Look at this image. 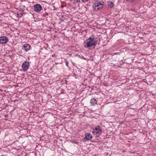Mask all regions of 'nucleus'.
Instances as JSON below:
<instances>
[{"instance_id": "obj_1", "label": "nucleus", "mask_w": 156, "mask_h": 156, "mask_svg": "<svg viewBox=\"0 0 156 156\" xmlns=\"http://www.w3.org/2000/svg\"><path fill=\"white\" fill-rule=\"evenodd\" d=\"M97 37H95L94 35L91 36L85 41L84 43V47L87 48H90L92 46H95L98 41Z\"/></svg>"}, {"instance_id": "obj_2", "label": "nucleus", "mask_w": 156, "mask_h": 156, "mask_svg": "<svg viewBox=\"0 0 156 156\" xmlns=\"http://www.w3.org/2000/svg\"><path fill=\"white\" fill-rule=\"evenodd\" d=\"M102 132V127L100 126H97L92 131L94 134L96 135L97 137H99Z\"/></svg>"}, {"instance_id": "obj_3", "label": "nucleus", "mask_w": 156, "mask_h": 156, "mask_svg": "<svg viewBox=\"0 0 156 156\" xmlns=\"http://www.w3.org/2000/svg\"><path fill=\"white\" fill-rule=\"evenodd\" d=\"M104 4V2H101L99 1L97 2L96 3H94L93 4V8L95 10L98 11L99 10L102 6Z\"/></svg>"}, {"instance_id": "obj_4", "label": "nucleus", "mask_w": 156, "mask_h": 156, "mask_svg": "<svg viewBox=\"0 0 156 156\" xmlns=\"http://www.w3.org/2000/svg\"><path fill=\"white\" fill-rule=\"evenodd\" d=\"M30 66L29 62L27 61L24 62L22 65V67L23 70L24 71L27 70Z\"/></svg>"}, {"instance_id": "obj_5", "label": "nucleus", "mask_w": 156, "mask_h": 156, "mask_svg": "<svg viewBox=\"0 0 156 156\" xmlns=\"http://www.w3.org/2000/svg\"><path fill=\"white\" fill-rule=\"evenodd\" d=\"M34 9L35 12H38L42 9V7L39 4H36L34 5Z\"/></svg>"}, {"instance_id": "obj_6", "label": "nucleus", "mask_w": 156, "mask_h": 156, "mask_svg": "<svg viewBox=\"0 0 156 156\" xmlns=\"http://www.w3.org/2000/svg\"><path fill=\"white\" fill-rule=\"evenodd\" d=\"M8 41V38L6 36H3L0 37V43L2 44H6Z\"/></svg>"}, {"instance_id": "obj_7", "label": "nucleus", "mask_w": 156, "mask_h": 156, "mask_svg": "<svg viewBox=\"0 0 156 156\" xmlns=\"http://www.w3.org/2000/svg\"><path fill=\"white\" fill-rule=\"evenodd\" d=\"M30 47V46L29 44H26L24 45L23 46V49L25 51H27L29 50Z\"/></svg>"}, {"instance_id": "obj_8", "label": "nucleus", "mask_w": 156, "mask_h": 156, "mask_svg": "<svg viewBox=\"0 0 156 156\" xmlns=\"http://www.w3.org/2000/svg\"><path fill=\"white\" fill-rule=\"evenodd\" d=\"M91 105H94L97 104V101L95 98H92L90 101Z\"/></svg>"}, {"instance_id": "obj_9", "label": "nucleus", "mask_w": 156, "mask_h": 156, "mask_svg": "<svg viewBox=\"0 0 156 156\" xmlns=\"http://www.w3.org/2000/svg\"><path fill=\"white\" fill-rule=\"evenodd\" d=\"M85 137L87 140H90L92 139V136L90 134L87 133L85 134Z\"/></svg>"}, {"instance_id": "obj_10", "label": "nucleus", "mask_w": 156, "mask_h": 156, "mask_svg": "<svg viewBox=\"0 0 156 156\" xmlns=\"http://www.w3.org/2000/svg\"><path fill=\"white\" fill-rule=\"evenodd\" d=\"M108 5L110 8L113 7L114 6V4L112 1H109L108 2Z\"/></svg>"}, {"instance_id": "obj_11", "label": "nucleus", "mask_w": 156, "mask_h": 156, "mask_svg": "<svg viewBox=\"0 0 156 156\" xmlns=\"http://www.w3.org/2000/svg\"><path fill=\"white\" fill-rule=\"evenodd\" d=\"M26 8V7L24 5H22L20 6V8L19 11H24Z\"/></svg>"}, {"instance_id": "obj_12", "label": "nucleus", "mask_w": 156, "mask_h": 156, "mask_svg": "<svg viewBox=\"0 0 156 156\" xmlns=\"http://www.w3.org/2000/svg\"><path fill=\"white\" fill-rule=\"evenodd\" d=\"M17 15L18 17L19 18H20L23 16V14L22 13H19V12H18L17 13Z\"/></svg>"}, {"instance_id": "obj_13", "label": "nucleus", "mask_w": 156, "mask_h": 156, "mask_svg": "<svg viewBox=\"0 0 156 156\" xmlns=\"http://www.w3.org/2000/svg\"><path fill=\"white\" fill-rule=\"evenodd\" d=\"M113 66L115 68H117L118 67H119L120 66V65L117 63L116 64H114Z\"/></svg>"}, {"instance_id": "obj_14", "label": "nucleus", "mask_w": 156, "mask_h": 156, "mask_svg": "<svg viewBox=\"0 0 156 156\" xmlns=\"http://www.w3.org/2000/svg\"><path fill=\"white\" fill-rule=\"evenodd\" d=\"M87 0H77V2H78L79 1V2H86Z\"/></svg>"}, {"instance_id": "obj_15", "label": "nucleus", "mask_w": 156, "mask_h": 156, "mask_svg": "<svg viewBox=\"0 0 156 156\" xmlns=\"http://www.w3.org/2000/svg\"><path fill=\"white\" fill-rule=\"evenodd\" d=\"M127 1L129 2H132L135 1L136 0H126Z\"/></svg>"}, {"instance_id": "obj_16", "label": "nucleus", "mask_w": 156, "mask_h": 156, "mask_svg": "<svg viewBox=\"0 0 156 156\" xmlns=\"http://www.w3.org/2000/svg\"><path fill=\"white\" fill-rule=\"evenodd\" d=\"M69 64V62L68 61H66V65L67 66H68V65Z\"/></svg>"}, {"instance_id": "obj_17", "label": "nucleus", "mask_w": 156, "mask_h": 156, "mask_svg": "<svg viewBox=\"0 0 156 156\" xmlns=\"http://www.w3.org/2000/svg\"><path fill=\"white\" fill-rule=\"evenodd\" d=\"M43 16L44 17H45V15L44 14L43 15Z\"/></svg>"}, {"instance_id": "obj_18", "label": "nucleus", "mask_w": 156, "mask_h": 156, "mask_svg": "<svg viewBox=\"0 0 156 156\" xmlns=\"http://www.w3.org/2000/svg\"><path fill=\"white\" fill-rule=\"evenodd\" d=\"M46 14L47 15H48V13H46Z\"/></svg>"}, {"instance_id": "obj_19", "label": "nucleus", "mask_w": 156, "mask_h": 156, "mask_svg": "<svg viewBox=\"0 0 156 156\" xmlns=\"http://www.w3.org/2000/svg\"><path fill=\"white\" fill-rule=\"evenodd\" d=\"M7 116H8V115H5V117H7Z\"/></svg>"}, {"instance_id": "obj_20", "label": "nucleus", "mask_w": 156, "mask_h": 156, "mask_svg": "<svg viewBox=\"0 0 156 156\" xmlns=\"http://www.w3.org/2000/svg\"><path fill=\"white\" fill-rule=\"evenodd\" d=\"M83 58V59H85L84 58Z\"/></svg>"}, {"instance_id": "obj_21", "label": "nucleus", "mask_w": 156, "mask_h": 156, "mask_svg": "<svg viewBox=\"0 0 156 156\" xmlns=\"http://www.w3.org/2000/svg\"><path fill=\"white\" fill-rule=\"evenodd\" d=\"M45 9H44V10H45Z\"/></svg>"}]
</instances>
